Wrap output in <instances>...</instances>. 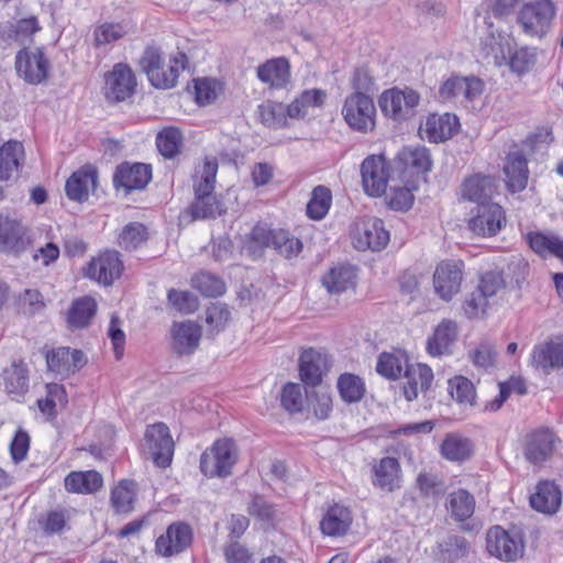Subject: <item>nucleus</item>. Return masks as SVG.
Returning <instances> with one entry per match:
<instances>
[{"instance_id":"obj_40","label":"nucleus","mask_w":563,"mask_h":563,"mask_svg":"<svg viewBox=\"0 0 563 563\" xmlns=\"http://www.w3.org/2000/svg\"><path fill=\"white\" fill-rule=\"evenodd\" d=\"M134 32L129 21L102 22L93 29V46L101 47L111 45Z\"/></svg>"},{"instance_id":"obj_55","label":"nucleus","mask_w":563,"mask_h":563,"mask_svg":"<svg viewBox=\"0 0 563 563\" xmlns=\"http://www.w3.org/2000/svg\"><path fill=\"white\" fill-rule=\"evenodd\" d=\"M191 286L206 297H218L225 291V285L219 277L205 272L192 277Z\"/></svg>"},{"instance_id":"obj_30","label":"nucleus","mask_w":563,"mask_h":563,"mask_svg":"<svg viewBox=\"0 0 563 563\" xmlns=\"http://www.w3.org/2000/svg\"><path fill=\"white\" fill-rule=\"evenodd\" d=\"M457 128L459 120L456 115L446 112L428 115L420 131L431 142H443L450 139Z\"/></svg>"},{"instance_id":"obj_4","label":"nucleus","mask_w":563,"mask_h":563,"mask_svg":"<svg viewBox=\"0 0 563 563\" xmlns=\"http://www.w3.org/2000/svg\"><path fill=\"white\" fill-rule=\"evenodd\" d=\"M555 15V7L550 0L526 3L518 14L522 31L531 37H543L550 30Z\"/></svg>"},{"instance_id":"obj_39","label":"nucleus","mask_w":563,"mask_h":563,"mask_svg":"<svg viewBox=\"0 0 563 563\" xmlns=\"http://www.w3.org/2000/svg\"><path fill=\"white\" fill-rule=\"evenodd\" d=\"M224 212L223 203L213 192H195V199L186 210L192 221L217 218Z\"/></svg>"},{"instance_id":"obj_49","label":"nucleus","mask_w":563,"mask_h":563,"mask_svg":"<svg viewBox=\"0 0 563 563\" xmlns=\"http://www.w3.org/2000/svg\"><path fill=\"white\" fill-rule=\"evenodd\" d=\"M336 385L341 398L347 404L360 401L365 394L363 379L351 373L340 375Z\"/></svg>"},{"instance_id":"obj_12","label":"nucleus","mask_w":563,"mask_h":563,"mask_svg":"<svg viewBox=\"0 0 563 563\" xmlns=\"http://www.w3.org/2000/svg\"><path fill=\"white\" fill-rule=\"evenodd\" d=\"M15 69L27 84L38 85L48 76L49 62L42 48H24L15 56Z\"/></svg>"},{"instance_id":"obj_61","label":"nucleus","mask_w":563,"mask_h":563,"mask_svg":"<svg viewBox=\"0 0 563 563\" xmlns=\"http://www.w3.org/2000/svg\"><path fill=\"white\" fill-rule=\"evenodd\" d=\"M537 62L536 51L521 47L510 56L509 66L514 73L525 74L528 73L534 66Z\"/></svg>"},{"instance_id":"obj_57","label":"nucleus","mask_w":563,"mask_h":563,"mask_svg":"<svg viewBox=\"0 0 563 563\" xmlns=\"http://www.w3.org/2000/svg\"><path fill=\"white\" fill-rule=\"evenodd\" d=\"M285 258L298 256L302 251V243L285 230H277L273 240V246Z\"/></svg>"},{"instance_id":"obj_34","label":"nucleus","mask_w":563,"mask_h":563,"mask_svg":"<svg viewBox=\"0 0 563 563\" xmlns=\"http://www.w3.org/2000/svg\"><path fill=\"white\" fill-rule=\"evenodd\" d=\"M457 324L453 320L444 319L435 328L432 336L428 339L427 351L432 356L448 354L457 339Z\"/></svg>"},{"instance_id":"obj_46","label":"nucleus","mask_w":563,"mask_h":563,"mask_svg":"<svg viewBox=\"0 0 563 563\" xmlns=\"http://www.w3.org/2000/svg\"><path fill=\"white\" fill-rule=\"evenodd\" d=\"M218 167L216 157H206L196 166L192 178L194 192H213Z\"/></svg>"},{"instance_id":"obj_60","label":"nucleus","mask_w":563,"mask_h":563,"mask_svg":"<svg viewBox=\"0 0 563 563\" xmlns=\"http://www.w3.org/2000/svg\"><path fill=\"white\" fill-rule=\"evenodd\" d=\"M505 288V279L500 272L489 271L484 273L477 286V289L489 300Z\"/></svg>"},{"instance_id":"obj_32","label":"nucleus","mask_w":563,"mask_h":563,"mask_svg":"<svg viewBox=\"0 0 563 563\" xmlns=\"http://www.w3.org/2000/svg\"><path fill=\"white\" fill-rule=\"evenodd\" d=\"M562 501V493L560 488L549 481L540 482L536 492L530 496L531 507L542 514H555Z\"/></svg>"},{"instance_id":"obj_25","label":"nucleus","mask_w":563,"mask_h":563,"mask_svg":"<svg viewBox=\"0 0 563 563\" xmlns=\"http://www.w3.org/2000/svg\"><path fill=\"white\" fill-rule=\"evenodd\" d=\"M496 190L495 178L487 175L475 174L467 177L461 185L462 198L477 205L492 202L490 198Z\"/></svg>"},{"instance_id":"obj_1","label":"nucleus","mask_w":563,"mask_h":563,"mask_svg":"<svg viewBox=\"0 0 563 563\" xmlns=\"http://www.w3.org/2000/svg\"><path fill=\"white\" fill-rule=\"evenodd\" d=\"M188 65V57L183 52H176L169 56L166 64L159 49L147 47L141 58L142 69L146 73L148 80L156 88H173L178 80L180 71Z\"/></svg>"},{"instance_id":"obj_3","label":"nucleus","mask_w":563,"mask_h":563,"mask_svg":"<svg viewBox=\"0 0 563 563\" xmlns=\"http://www.w3.org/2000/svg\"><path fill=\"white\" fill-rule=\"evenodd\" d=\"M238 461L235 443L230 439L216 441L200 457V470L208 477H227Z\"/></svg>"},{"instance_id":"obj_38","label":"nucleus","mask_w":563,"mask_h":563,"mask_svg":"<svg viewBox=\"0 0 563 563\" xmlns=\"http://www.w3.org/2000/svg\"><path fill=\"white\" fill-rule=\"evenodd\" d=\"M397 162L404 172L420 175L431 169L429 151L423 146H406L397 155Z\"/></svg>"},{"instance_id":"obj_45","label":"nucleus","mask_w":563,"mask_h":563,"mask_svg":"<svg viewBox=\"0 0 563 563\" xmlns=\"http://www.w3.org/2000/svg\"><path fill=\"white\" fill-rule=\"evenodd\" d=\"M102 484V476L97 471L71 472L65 478V488L70 493L90 494L97 492Z\"/></svg>"},{"instance_id":"obj_26","label":"nucleus","mask_w":563,"mask_h":563,"mask_svg":"<svg viewBox=\"0 0 563 563\" xmlns=\"http://www.w3.org/2000/svg\"><path fill=\"white\" fill-rule=\"evenodd\" d=\"M533 366L549 374L553 369L563 367V342L548 341L536 345L531 354Z\"/></svg>"},{"instance_id":"obj_48","label":"nucleus","mask_w":563,"mask_h":563,"mask_svg":"<svg viewBox=\"0 0 563 563\" xmlns=\"http://www.w3.org/2000/svg\"><path fill=\"white\" fill-rule=\"evenodd\" d=\"M257 114L261 122L271 129H282L288 125L287 106L267 100L258 106Z\"/></svg>"},{"instance_id":"obj_44","label":"nucleus","mask_w":563,"mask_h":563,"mask_svg":"<svg viewBox=\"0 0 563 563\" xmlns=\"http://www.w3.org/2000/svg\"><path fill=\"white\" fill-rule=\"evenodd\" d=\"M441 455L451 462H463L473 454V444L470 439L456 433L448 434L440 446Z\"/></svg>"},{"instance_id":"obj_42","label":"nucleus","mask_w":563,"mask_h":563,"mask_svg":"<svg viewBox=\"0 0 563 563\" xmlns=\"http://www.w3.org/2000/svg\"><path fill=\"white\" fill-rule=\"evenodd\" d=\"M325 99L327 92L324 90L318 88L307 89L287 106V115L289 119H303L310 109L322 107Z\"/></svg>"},{"instance_id":"obj_11","label":"nucleus","mask_w":563,"mask_h":563,"mask_svg":"<svg viewBox=\"0 0 563 563\" xmlns=\"http://www.w3.org/2000/svg\"><path fill=\"white\" fill-rule=\"evenodd\" d=\"M464 263L462 261H443L433 273L435 294L444 301H450L461 290Z\"/></svg>"},{"instance_id":"obj_5","label":"nucleus","mask_w":563,"mask_h":563,"mask_svg":"<svg viewBox=\"0 0 563 563\" xmlns=\"http://www.w3.org/2000/svg\"><path fill=\"white\" fill-rule=\"evenodd\" d=\"M420 96L410 88H393L384 91L379 98L382 112L393 120L402 121L416 114Z\"/></svg>"},{"instance_id":"obj_64","label":"nucleus","mask_w":563,"mask_h":563,"mask_svg":"<svg viewBox=\"0 0 563 563\" xmlns=\"http://www.w3.org/2000/svg\"><path fill=\"white\" fill-rule=\"evenodd\" d=\"M230 317L228 307L223 303H212L206 310V323L211 332L221 331Z\"/></svg>"},{"instance_id":"obj_29","label":"nucleus","mask_w":563,"mask_h":563,"mask_svg":"<svg viewBox=\"0 0 563 563\" xmlns=\"http://www.w3.org/2000/svg\"><path fill=\"white\" fill-rule=\"evenodd\" d=\"M327 371V360L323 354L314 349L305 350L299 357V375L301 380L309 386L321 383Z\"/></svg>"},{"instance_id":"obj_22","label":"nucleus","mask_w":563,"mask_h":563,"mask_svg":"<svg viewBox=\"0 0 563 563\" xmlns=\"http://www.w3.org/2000/svg\"><path fill=\"white\" fill-rule=\"evenodd\" d=\"M97 185V170L91 165H85L74 172L65 184V192L68 199L77 202L86 201L90 189Z\"/></svg>"},{"instance_id":"obj_8","label":"nucleus","mask_w":563,"mask_h":563,"mask_svg":"<svg viewBox=\"0 0 563 563\" xmlns=\"http://www.w3.org/2000/svg\"><path fill=\"white\" fill-rule=\"evenodd\" d=\"M136 85V77L131 67L122 63L115 64L104 74V98L112 103L122 102L134 93Z\"/></svg>"},{"instance_id":"obj_17","label":"nucleus","mask_w":563,"mask_h":563,"mask_svg":"<svg viewBox=\"0 0 563 563\" xmlns=\"http://www.w3.org/2000/svg\"><path fill=\"white\" fill-rule=\"evenodd\" d=\"M123 264L115 251H106L92 258L85 275L104 286H110L121 276Z\"/></svg>"},{"instance_id":"obj_51","label":"nucleus","mask_w":563,"mask_h":563,"mask_svg":"<svg viewBox=\"0 0 563 563\" xmlns=\"http://www.w3.org/2000/svg\"><path fill=\"white\" fill-rule=\"evenodd\" d=\"M332 203L331 190L325 186H317L307 203V216L312 220L323 219Z\"/></svg>"},{"instance_id":"obj_63","label":"nucleus","mask_w":563,"mask_h":563,"mask_svg":"<svg viewBox=\"0 0 563 563\" xmlns=\"http://www.w3.org/2000/svg\"><path fill=\"white\" fill-rule=\"evenodd\" d=\"M441 552L446 554L448 559L456 560L467 555L470 544L464 537L449 536L440 543Z\"/></svg>"},{"instance_id":"obj_59","label":"nucleus","mask_w":563,"mask_h":563,"mask_svg":"<svg viewBox=\"0 0 563 563\" xmlns=\"http://www.w3.org/2000/svg\"><path fill=\"white\" fill-rule=\"evenodd\" d=\"M450 394L460 404L473 405L476 390L473 383L464 376H455L449 380Z\"/></svg>"},{"instance_id":"obj_37","label":"nucleus","mask_w":563,"mask_h":563,"mask_svg":"<svg viewBox=\"0 0 563 563\" xmlns=\"http://www.w3.org/2000/svg\"><path fill=\"white\" fill-rule=\"evenodd\" d=\"M526 241L530 249L542 258L555 257L563 263V240L552 233L529 232Z\"/></svg>"},{"instance_id":"obj_24","label":"nucleus","mask_w":563,"mask_h":563,"mask_svg":"<svg viewBox=\"0 0 563 563\" xmlns=\"http://www.w3.org/2000/svg\"><path fill=\"white\" fill-rule=\"evenodd\" d=\"M507 189L511 192L522 191L528 184L529 169L527 158L520 151L507 155L504 164Z\"/></svg>"},{"instance_id":"obj_27","label":"nucleus","mask_w":563,"mask_h":563,"mask_svg":"<svg viewBox=\"0 0 563 563\" xmlns=\"http://www.w3.org/2000/svg\"><path fill=\"white\" fill-rule=\"evenodd\" d=\"M256 75L263 84L280 89L290 80V65L284 57L272 58L257 67Z\"/></svg>"},{"instance_id":"obj_6","label":"nucleus","mask_w":563,"mask_h":563,"mask_svg":"<svg viewBox=\"0 0 563 563\" xmlns=\"http://www.w3.org/2000/svg\"><path fill=\"white\" fill-rule=\"evenodd\" d=\"M32 242L31 230L21 219L0 214V252L19 256Z\"/></svg>"},{"instance_id":"obj_35","label":"nucleus","mask_w":563,"mask_h":563,"mask_svg":"<svg viewBox=\"0 0 563 563\" xmlns=\"http://www.w3.org/2000/svg\"><path fill=\"white\" fill-rule=\"evenodd\" d=\"M352 525V515L347 507L333 505L328 508L320 521L322 534L329 537L344 536Z\"/></svg>"},{"instance_id":"obj_13","label":"nucleus","mask_w":563,"mask_h":563,"mask_svg":"<svg viewBox=\"0 0 563 563\" xmlns=\"http://www.w3.org/2000/svg\"><path fill=\"white\" fill-rule=\"evenodd\" d=\"M145 446L158 467H167L174 454V441L168 427L163 422L147 427Z\"/></svg>"},{"instance_id":"obj_47","label":"nucleus","mask_w":563,"mask_h":563,"mask_svg":"<svg viewBox=\"0 0 563 563\" xmlns=\"http://www.w3.org/2000/svg\"><path fill=\"white\" fill-rule=\"evenodd\" d=\"M23 152V145L18 141H9L0 147L1 180L9 179L14 172H18Z\"/></svg>"},{"instance_id":"obj_18","label":"nucleus","mask_w":563,"mask_h":563,"mask_svg":"<svg viewBox=\"0 0 563 563\" xmlns=\"http://www.w3.org/2000/svg\"><path fill=\"white\" fill-rule=\"evenodd\" d=\"M372 484L383 492L393 493L402 486V472L398 459L385 456L372 465Z\"/></svg>"},{"instance_id":"obj_36","label":"nucleus","mask_w":563,"mask_h":563,"mask_svg":"<svg viewBox=\"0 0 563 563\" xmlns=\"http://www.w3.org/2000/svg\"><path fill=\"white\" fill-rule=\"evenodd\" d=\"M0 385L12 400H20L29 390V371L22 363H13L1 375Z\"/></svg>"},{"instance_id":"obj_19","label":"nucleus","mask_w":563,"mask_h":563,"mask_svg":"<svg viewBox=\"0 0 563 563\" xmlns=\"http://www.w3.org/2000/svg\"><path fill=\"white\" fill-rule=\"evenodd\" d=\"M86 362L81 351L64 346L54 349L46 354L48 369L63 378L79 371Z\"/></svg>"},{"instance_id":"obj_7","label":"nucleus","mask_w":563,"mask_h":563,"mask_svg":"<svg viewBox=\"0 0 563 563\" xmlns=\"http://www.w3.org/2000/svg\"><path fill=\"white\" fill-rule=\"evenodd\" d=\"M487 551L490 555L503 561H515L525 550L521 534L515 530H505L494 526L487 531Z\"/></svg>"},{"instance_id":"obj_56","label":"nucleus","mask_w":563,"mask_h":563,"mask_svg":"<svg viewBox=\"0 0 563 563\" xmlns=\"http://www.w3.org/2000/svg\"><path fill=\"white\" fill-rule=\"evenodd\" d=\"M147 239L146 228L139 222L126 224L119 234V244L126 251L136 250Z\"/></svg>"},{"instance_id":"obj_33","label":"nucleus","mask_w":563,"mask_h":563,"mask_svg":"<svg viewBox=\"0 0 563 563\" xmlns=\"http://www.w3.org/2000/svg\"><path fill=\"white\" fill-rule=\"evenodd\" d=\"M389 241V233L380 219H372L363 223L357 232L356 247L360 250L380 251Z\"/></svg>"},{"instance_id":"obj_43","label":"nucleus","mask_w":563,"mask_h":563,"mask_svg":"<svg viewBox=\"0 0 563 563\" xmlns=\"http://www.w3.org/2000/svg\"><path fill=\"white\" fill-rule=\"evenodd\" d=\"M445 507L455 521L463 522L473 516L476 501L468 490L460 488L448 495Z\"/></svg>"},{"instance_id":"obj_10","label":"nucleus","mask_w":563,"mask_h":563,"mask_svg":"<svg viewBox=\"0 0 563 563\" xmlns=\"http://www.w3.org/2000/svg\"><path fill=\"white\" fill-rule=\"evenodd\" d=\"M559 442V438L549 428L534 429L522 439L523 456L531 464H542L552 456Z\"/></svg>"},{"instance_id":"obj_41","label":"nucleus","mask_w":563,"mask_h":563,"mask_svg":"<svg viewBox=\"0 0 563 563\" xmlns=\"http://www.w3.org/2000/svg\"><path fill=\"white\" fill-rule=\"evenodd\" d=\"M97 301L90 296L75 299L67 312V324L70 329L87 328L97 312Z\"/></svg>"},{"instance_id":"obj_15","label":"nucleus","mask_w":563,"mask_h":563,"mask_svg":"<svg viewBox=\"0 0 563 563\" xmlns=\"http://www.w3.org/2000/svg\"><path fill=\"white\" fill-rule=\"evenodd\" d=\"M362 184L366 194L379 197L386 192L389 172L383 155H371L361 165Z\"/></svg>"},{"instance_id":"obj_50","label":"nucleus","mask_w":563,"mask_h":563,"mask_svg":"<svg viewBox=\"0 0 563 563\" xmlns=\"http://www.w3.org/2000/svg\"><path fill=\"white\" fill-rule=\"evenodd\" d=\"M136 484L123 479L112 489L111 503L117 512L128 514L133 510Z\"/></svg>"},{"instance_id":"obj_20","label":"nucleus","mask_w":563,"mask_h":563,"mask_svg":"<svg viewBox=\"0 0 563 563\" xmlns=\"http://www.w3.org/2000/svg\"><path fill=\"white\" fill-rule=\"evenodd\" d=\"M35 15L23 19H13L0 24V38L8 44H25L33 41L34 34L41 31Z\"/></svg>"},{"instance_id":"obj_62","label":"nucleus","mask_w":563,"mask_h":563,"mask_svg":"<svg viewBox=\"0 0 563 563\" xmlns=\"http://www.w3.org/2000/svg\"><path fill=\"white\" fill-rule=\"evenodd\" d=\"M468 357L474 366L487 371L495 365L496 351L490 343L483 342L468 353Z\"/></svg>"},{"instance_id":"obj_31","label":"nucleus","mask_w":563,"mask_h":563,"mask_svg":"<svg viewBox=\"0 0 563 563\" xmlns=\"http://www.w3.org/2000/svg\"><path fill=\"white\" fill-rule=\"evenodd\" d=\"M405 377L407 383L404 386V395L408 401H412L418 397L419 390L424 391L431 387L433 372L426 364H406Z\"/></svg>"},{"instance_id":"obj_53","label":"nucleus","mask_w":563,"mask_h":563,"mask_svg":"<svg viewBox=\"0 0 563 563\" xmlns=\"http://www.w3.org/2000/svg\"><path fill=\"white\" fill-rule=\"evenodd\" d=\"M156 145L164 157L173 158L183 145L181 131L174 126L162 130L156 136Z\"/></svg>"},{"instance_id":"obj_28","label":"nucleus","mask_w":563,"mask_h":563,"mask_svg":"<svg viewBox=\"0 0 563 563\" xmlns=\"http://www.w3.org/2000/svg\"><path fill=\"white\" fill-rule=\"evenodd\" d=\"M357 280L356 268L351 265H338L322 276V285L329 294L340 295L354 290Z\"/></svg>"},{"instance_id":"obj_54","label":"nucleus","mask_w":563,"mask_h":563,"mask_svg":"<svg viewBox=\"0 0 563 563\" xmlns=\"http://www.w3.org/2000/svg\"><path fill=\"white\" fill-rule=\"evenodd\" d=\"M67 404V395L63 385L52 383L46 385V397L37 401L40 410L48 416H55L57 406Z\"/></svg>"},{"instance_id":"obj_52","label":"nucleus","mask_w":563,"mask_h":563,"mask_svg":"<svg viewBox=\"0 0 563 563\" xmlns=\"http://www.w3.org/2000/svg\"><path fill=\"white\" fill-rule=\"evenodd\" d=\"M276 231L266 224L254 225L246 240V249L252 256H260L264 249L273 246Z\"/></svg>"},{"instance_id":"obj_58","label":"nucleus","mask_w":563,"mask_h":563,"mask_svg":"<svg viewBox=\"0 0 563 563\" xmlns=\"http://www.w3.org/2000/svg\"><path fill=\"white\" fill-rule=\"evenodd\" d=\"M306 396L302 387L297 383H287L280 394V404L290 413L300 412L303 408Z\"/></svg>"},{"instance_id":"obj_16","label":"nucleus","mask_w":563,"mask_h":563,"mask_svg":"<svg viewBox=\"0 0 563 563\" xmlns=\"http://www.w3.org/2000/svg\"><path fill=\"white\" fill-rule=\"evenodd\" d=\"M192 542V529L189 525L177 521L169 525L155 543L156 552L169 558L177 555L189 548Z\"/></svg>"},{"instance_id":"obj_14","label":"nucleus","mask_w":563,"mask_h":563,"mask_svg":"<svg viewBox=\"0 0 563 563\" xmlns=\"http://www.w3.org/2000/svg\"><path fill=\"white\" fill-rule=\"evenodd\" d=\"M484 91V82L477 77L452 76L439 89L442 101L472 102Z\"/></svg>"},{"instance_id":"obj_23","label":"nucleus","mask_w":563,"mask_h":563,"mask_svg":"<svg viewBox=\"0 0 563 563\" xmlns=\"http://www.w3.org/2000/svg\"><path fill=\"white\" fill-rule=\"evenodd\" d=\"M172 346L177 354H191L199 345L201 328L194 321L175 322L172 327Z\"/></svg>"},{"instance_id":"obj_21","label":"nucleus","mask_w":563,"mask_h":563,"mask_svg":"<svg viewBox=\"0 0 563 563\" xmlns=\"http://www.w3.org/2000/svg\"><path fill=\"white\" fill-rule=\"evenodd\" d=\"M152 178V169L150 165L135 163L122 164L114 174L113 183L115 187H122L125 191L143 189Z\"/></svg>"},{"instance_id":"obj_2","label":"nucleus","mask_w":563,"mask_h":563,"mask_svg":"<svg viewBox=\"0 0 563 563\" xmlns=\"http://www.w3.org/2000/svg\"><path fill=\"white\" fill-rule=\"evenodd\" d=\"M342 115L354 131L367 134L376 126V107L373 99L361 91L351 93L344 100Z\"/></svg>"},{"instance_id":"obj_9","label":"nucleus","mask_w":563,"mask_h":563,"mask_svg":"<svg viewBox=\"0 0 563 563\" xmlns=\"http://www.w3.org/2000/svg\"><path fill=\"white\" fill-rule=\"evenodd\" d=\"M470 230L479 236H494L506 225V214L496 202L479 203L471 211Z\"/></svg>"}]
</instances>
